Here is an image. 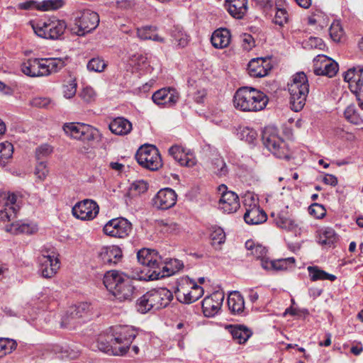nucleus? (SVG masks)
Returning <instances> with one entry per match:
<instances>
[{
	"instance_id": "nucleus-1",
	"label": "nucleus",
	"mask_w": 363,
	"mask_h": 363,
	"mask_svg": "<svg viewBox=\"0 0 363 363\" xmlns=\"http://www.w3.org/2000/svg\"><path fill=\"white\" fill-rule=\"evenodd\" d=\"M135 337L136 333L133 328L118 326L111 333L100 335L97 340V347L107 354L123 356L126 354Z\"/></svg>"
},
{
	"instance_id": "nucleus-2",
	"label": "nucleus",
	"mask_w": 363,
	"mask_h": 363,
	"mask_svg": "<svg viewBox=\"0 0 363 363\" xmlns=\"http://www.w3.org/2000/svg\"><path fill=\"white\" fill-rule=\"evenodd\" d=\"M103 282L107 290L119 301H131L135 286L132 279L125 274L116 270L106 272Z\"/></svg>"
},
{
	"instance_id": "nucleus-3",
	"label": "nucleus",
	"mask_w": 363,
	"mask_h": 363,
	"mask_svg": "<svg viewBox=\"0 0 363 363\" xmlns=\"http://www.w3.org/2000/svg\"><path fill=\"white\" fill-rule=\"evenodd\" d=\"M65 66L62 58H31L21 64V70L28 77H41L57 72Z\"/></svg>"
},
{
	"instance_id": "nucleus-4",
	"label": "nucleus",
	"mask_w": 363,
	"mask_h": 363,
	"mask_svg": "<svg viewBox=\"0 0 363 363\" xmlns=\"http://www.w3.org/2000/svg\"><path fill=\"white\" fill-rule=\"evenodd\" d=\"M288 86L291 109L298 112L305 106L309 92L307 76L303 72H297L293 75L291 82L288 84Z\"/></svg>"
},
{
	"instance_id": "nucleus-5",
	"label": "nucleus",
	"mask_w": 363,
	"mask_h": 363,
	"mask_svg": "<svg viewBox=\"0 0 363 363\" xmlns=\"http://www.w3.org/2000/svg\"><path fill=\"white\" fill-rule=\"evenodd\" d=\"M32 28L38 36L45 39L55 40L63 35L67 28V23L64 20L52 17L32 23Z\"/></svg>"
},
{
	"instance_id": "nucleus-6",
	"label": "nucleus",
	"mask_w": 363,
	"mask_h": 363,
	"mask_svg": "<svg viewBox=\"0 0 363 363\" xmlns=\"http://www.w3.org/2000/svg\"><path fill=\"white\" fill-rule=\"evenodd\" d=\"M263 145L277 157L289 160V151L286 144L273 128H265L262 131Z\"/></svg>"
},
{
	"instance_id": "nucleus-7",
	"label": "nucleus",
	"mask_w": 363,
	"mask_h": 363,
	"mask_svg": "<svg viewBox=\"0 0 363 363\" xmlns=\"http://www.w3.org/2000/svg\"><path fill=\"white\" fill-rule=\"evenodd\" d=\"M99 23V16L96 12L90 9H84L77 13L74 20L75 28L72 30L76 35L84 36L95 30Z\"/></svg>"
},
{
	"instance_id": "nucleus-8",
	"label": "nucleus",
	"mask_w": 363,
	"mask_h": 363,
	"mask_svg": "<svg viewBox=\"0 0 363 363\" xmlns=\"http://www.w3.org/2000/svg\"><path fill=\"white\" fill-rule=\"evenodd\" d=\"M38 257V272L44 278L52 277L60 267L59 255L54 249L45 247Z\"/></svg>"
},
{
	"instance_id": "nucleus-9",
	"label": "nucleus",
	"mask_w": 363,
	"mask_h": 363,
	"mask_svg": "<svg viewBox=\"0 0 363 363\" xmlns=\"http://www.w3.org/2000/svg\"><path fill=\"white\" fill-rule=\"evenodd\" d=\"M63 130L69 137L82 141H93L100 137L98 129L85 123H66L63 125Z\"/></svg>"
},
{
	"instance_id": "nucleus-10",
	"label": "nucleus",
	"mask_w": 363,
	"mask_h": 363,
	"mask_svg": "<svg viewBox=\"0 0 363 363\" xmlns=\"http://www.w3.org/2000/svg\"><path fill=\"white\" fill-rule=\"evenodd\" d=\"M135 158L140 165L152 171L157 170L162 165L159 150L154 145L141 146L135 154Z\"/></svg>"
},
{
	"instance_id": "nucleus-11",
	"label": "nucleus",
	"mask_w": 363,
	"mask_h": 363,
	"mask_svg": "<svg viewBox=\"0 0 363 363\" xmlns=\"http://www.w3.org/2000/svg\"><path fill=\"white\" fill-rule=\"evenodd\" d=\"M244 206L246 211L244 214V220L249 225H259L264 223L267 216L264 211L258 206L257 201L251 194H247L244 196Z\"/></svg>"
},
{
	"instance_id": "nucleus-12",
	"label": "nucleus",
	"mask_w": 363,
	"mask_h": 363,
	"mask_svg": "<svg viewBox=\"0 0 363 363\" xmlns=\"http://www.w3.org/2000/svg\"><path fill=\"white\" fill-rule=\"evenodd\" d=\"M91 305L87 302H81L71 306L67 313L62 318L61 326L62 328H74L81 323V319L89 316Z\"/></svg>"
},
{
	"instance_id": "nucleus-13",
	"label": "nucleus",
	"mask_w": 363,
	"mask_h": 363,
	"mask_svg": "<svg viewBox=\"0 0 363 363\" xmlns=\"http://www.w3.org/2000/svg\"><path fill=\"white\" fill-rule=\"evenodd\" d=\"M104 233L108 236L125 238L132 231V224L126 218L118 217L108 221L103 228Z\"/></svg>"
},
{
	"instance_id": "nucleus-14",
	"label": "nucleus",
	"mask_w": 363,
	"mask_h": 363,
	"mask_svg": "<svg viewBox=\"0 0 363 363\" xmlns=\"http://www.w3.org/2000/svg\"><path fill=\"white\" fill-rule=\"evenodd\" d=\"M137 258L142 265L147 267L145 278L148 280V275L153 271L159 269L162 265L161 257L155 250L143 248L140 250L137 253Z\"/></svg>"
},
{
	"instance_id": "nucleus-15",
	"label": "nucleus",
	"mask_w": 363,
	"mask_h": 363,
	"mask_svg": "<svg viewBox=\"0 0 363 363\" xmlns=\"http://www.w3.org/2000/svg\"><path fill=\"white\" fill-rule=\"evenodd\" d=\"M99 211V205L91 199H84L77 203L72 210L73 216L82 220H93L98 215Z\"/></svg>"
},
{
	"instance_id": "nucleus-16",
	"label": "nucleus",
	"mask_w": 363,
	"mask_h": 363,
	"mask_svg": "<svg viewBox=\"0 0 363 363\" xmlns=\"http://www.w3.org/2000/svg\"><path fill=\"white\" fill-rule=\"evenodd\" d=\"M218 191L220 192L218 207L224 213H233L240 208V199L236 193L232 191H228L225 184L218 186Z\"/></svg>"
},
{
	"instance_id": "nucleus-17",
	"label": "nucleus",
	"mask_w": 363,
	"mask_h": 363,
	"mask_svg": "<svg viewBox=\"0 0 363 363\" xmlns=\"http://www.w3.org/2000/svg\"><path fill=\"white\" fill-rule=\"evenodd\" d=\"M338 71V65L324 55H318L313 60V72L316 75L334 77Z\"/></svg>"
},
{
	"instance_id": "nucleus-18",
	"label": "nucleus",
	"mask_w": 363,
	"mask_h": 363,
	"mask_svg": "<svg viewBox=\"0 0 363 363\" xmlns=\"http://www.w3.org/2000/svg\"><path fill=\"white\" fill-rule=\"evenodd\" d=\"M152 99L157 106L170 108L178 102L179 93L173 87H164L155 91Z\"/></svg>"
},
{
	"instance_id": "nucleus-19",
	"label": "nucleus",
	"mask_w": 363,
	"mask_h": 363,
	"mask_svg": "<svg viewBox=\"0 0 363 363\" xmlns=\"http://www.w3.org/2000/svg\"><path fill=\"white\" fill-rule=\"evenodd\" d=\"M177 195L170 188L160 189L152 198V206L157 209L167 210L173 207L177 202Z\"/></svg>"
},
{
	"instance_id": "nucleus-20",
	"label": "nucleus",
	"mask_w": 363,
	"mask_h": 363,
	"mask_svg": "<svg viewBox=\"0 0 363 363\" xmlns=\"http://www.w3.org/2000/svg\"><path fill=\"white\" fill-rule=\"evenodd\" d=\"M224 300V294L216 291L202 301V310L206 317H213L218 313Z\"/></svg>"
},
{
	"instance_id": "nucleus-21",
	"label": "nucleus",
	"mask_w": 363,
	"mask_h": 363,
	"mask_svg": "<svg viewBox=\"0 0 363 363\" xmlns=\"http://www.w3.org/2000/svg\"><path fill=\"white\" fill-rule=\"evenodd\" d=\"M147 294L154 310L165 308L173 298L172 293L166 288L155 289L147 291Z\"/></svg>"
},
{
	"instance_id": "nucleus-22",
	"label": "nucleus",
	"mask_w": 363,
	"mask_h": 363,
	"mask_svg": "<svg viewBox=\"0 0 363 363\" xmlns=\"http://www.w3.org/2000/svg\"><path fill=\"white\" fill-rule=\"evenodd\" d=\"M122 257V250L116 245L102 247L98 252V258L102 265L116 264L121 261Z\"/></svg>"
},
{
	"instance_id": "nucleus-23",
	"label": "nucleus",
	"mask_w": 363,
	"mask_h": 363,
	"mask_svg": "<svg viewBox=\"0 0 363 363\" xmlns=\"http://www.w3.org/2000/svg\"><path fill=\"white\" fill-rule=\"evenodd\" d=\"M183 267V262L177 259H171L166 265L162 263L160 269L150 273L148 280H157L166 277H169L179 271Z\"/></svg>"
},
{
	"instance_id": "nucleus-24",
	"label": "nucleus",
	"mask_w": 363,
	"mask_h": 363,
	"mask_svg": "<svg viewBox=\"0 0 363 363\" xmlns=\"http://www.w3.org/2000/svg\"><path fill=\"white\" fill-rule=\"evenodd\" d=\"M272 65L267 58L257 57L252 59L247 65V72L252 77H263L268 74Z\"/></svg>"
},
{
	"instance_id": "nucleus-25",
	"label": "nucleus",
	"mask_w": 363,
	"mask_h": 363,
	"mask_svg": "<svg viewBox=\"0 0 363 363\" xmlns=\"http://www.w3.org/2000/svg\"><path fill=\"white\" fill-rule=\"evenodd\" d=\"M250 87H240L235 91L233 96V106L237 110L250 112Z\"/></svg>"
},
{
	"instance_id": "nucleus-26",
	"label": "nucleus",
	"mask_w": 363,
	"mask_h": 363,
	"mask_svg": "<svg viewBox=\"0 0 363 363\" xmlns=\"http://www.w3.org/2000/svg\"><path fill=\"white\" fill-rule=\"evenodd\" d=\"M6 199L4 205V208L0 210V220L10 221L16 217L17 212L19 210V206L16 203L17 196L13 193H8L5 195Z\"/></svg>"
},
{
	"instance_id": "nucleus-27",
	"label": "nucleus",
	"mask_w": 363,
	"mask_h": 363,
	"mask_svg": "<svg viewBox=\"0 0 363 363\" xmlns=\"http://www.w3.org/2000/svg\"><path fill=\"white\" fill-rule=\"evenodd\" d=\"M169 153L180 165L190 167L196 164V159L193 154L189 152H186L179 145L172 146L169 149Z\"/></svg>"
},
{
	"instance_id": "nucleus-28",
	"label": "nucleus",
	"mask_w": 363,
	"mask_h": 363,
	"mask_svg": "<svg viewBox=\"0 0 363 363\" xmlns=\"http://www.w3.org/2000/svg\"><path fill=\"white\" fill-rule=\"evenodd\" d=\"M225 7L232 17L242 19L247 12L248 0H225Z\"/></svg>"
},
{
	"instance_id": "nucleus-29",
	"label": "nucleus",
	"mask_w": 363,
	"mask_h": 363,
	"mask_svg": "<svg viewBox=\"0 0 363 363\" xmlns=\"http://www.w3.org/2000/svg\"><path fill=\"white\" fill-rule=\"evenodd\" d=\"M228 306L232 313L244 316L247 314L245 311L244 298L238 291H232L228 297Z\"/></svg>"
},
{
	"instance_id": "nucleus-30",
	"label": "nucleus",
	"mask_w": 363,
	"mask_h": 363,
	"mask_svg": "<svg viewBox=\"0 0 363 363\" xmlns=\"http://www.w3.org/2000/svg\"><path fill=\"white\" fill-rule=\"evenodd\" d=\"M231 40V34L227 28H218L211 35V42L212 45L216 49H223L227 48Z\"/></svg>"
},
{
	"instance_id": "nucleus-31",
	"label": "nucleus",
	"mask_w": 363,
	"mask_h": 363,
	"mask_svg": "<svg viewBox=\"0 0 363 363\" xmlns=\"http://www.w3.org/2000/svg\"><path fill=\"white\" fill-rule=\"evenodd\" d=\"M250 112H257L263 110L267 106L269 99L262 91L250 87Z\"/></svg>"
},
{
	"instance_id": "nucleus-32",
	"label": "nucleus",
	"mask_w": 363,
	"mask_h": 363,
	"mask_svg": "<svg viewBox=\"0 0 363 363\" xmlns=\"http://www.w3.org/2000/svg\"><path fill=\"white\" fill-rule=\"evenodd\" d=\"M108 127L113 134L124 135L131 131L132 123L123 117H117L110 123Z\"/></svg>"
},
{
	"instance_id": "nucleus-33",
	"label": "nucleus",
	"mask_w": 363,
	"mask_h": 363,
	"mask_svg": "<svg viewBox=\"0 0 363 363\" xmlns=\"http://www.w3.org/2000/svg\"><path fill=\"white\" fill-rule=\"evenodd\" d=\"M294 264L295 259L294 257H288L277 260H264L262 262V267L267 270H286L288 268L293 267Z\"/></svg>"
},
{
	"instance_id": "nucleus-34",
	"label": "nucleus",
	"mask_w": 363,
	"mask_h": 363,
	"mask_svg": "<svg viewBox=\"0 0 363 363\" xmlns=\"http://www.w3.org/2000/svg\"><path fill=\"white\" fill-rule=\"evenodd\" d=\"M191 284H192V279L188 277L182 278L178 282L175 294L179 302L186 304L188 303L189 290L191 287Z\"/></svg>"
},
{
	"instance_id": "nucleus-35",
	"label": "nucleus",
	"mask_w": 363,
	"mask_h": 363,
	"mask_svg": "<svg viewBox=\"0 0 363 363\" xmlns=\"http://www.w3.org/2000/svg\"><path fill=\"white\" fill-rule=\"evenodd\" d=\"M6 230L13 234H27L31 235L37 232L38 227L35 224L30 223H13L6 227Z\"/></svg>"
},
{
	"instance_id": "nucleus-36",
	"label": "nucleus",
	"mask_w": 363,
	"mask_h": 363,
	"mask_svg": "<svg viewBox=\"0 0 363 363\" xmlns=\"http://www.w3.org/2000/svg\"><path fill=\"white\" fill-rule=\"evenodd\" d=\"M246 249L250 252V255L260 260L261 265L264 260H269L267 257V250L259 244H255L252 240H247L245 242Z\"/></svg>"
},
{
	"instance_id": "nucleus-37",
	"label": "nucleus",
	"mask_w": 363,
	"mask_h": 363,
	"mask_svg": "<svg viewBox=\"0 0 363 363\" xmlns=\"http://www.w3.org/2000/svg\"><path fill=\"white\" fill-rule=\"evenodd\" d=\"M307 270L312 281H317L319 280H330L331 281H334L337 279L336 276L326 272L318 266H309L308 267Z\"/></svg>"
},
{
	"instance_id": "nucleus-38",
	"label": "nucleus",
	"mask_w": 363,
	"mask_h": 363,
	"mask_svg": "<svg viewBox=\"0 0 363 363\" xmlns=\"http://www.w3.org/2000/svg\"><path fill=\"white\" fill-rule=\"evenodd\" d=\"M338 240V235L331 228H324L320 230L318 242L321 245L332 246Z\"/></svg>"
},
{
	"instance_id": "nucleus-39",
	"label": "nucleus",
	"mask_w": 363,
	"mask_h": 363,
	"mask_svg": "<svg viewBox=\"0 0 363 363\" xmlns=\"http://www.w3.org/2000/svg\"><path fill=\"white\" fill-rule=\"evenodd\" d=\"M230 333L233 338L239 344L245 343L252 334L250 329L243 325L233 327Z\"/></svg>"
},
{
	"instance_id": "nucleus-40",
	"label": "nucleus",
	"mask_w": 363,
	"mask_h": 363,
	"mask_svg": "<svg viewBox=\"0 0 363 363\" xmlns=\"http://www.w3.org/2000/svg\"><path fill=\"white\" fill-rule=\"evenodd\" d=\"M52 352L61 359H74L79 355V351L67 345H55L52 346Z\"/></svg>"
},
{
	"instance_id": "nucleus-41",
	"label": "nucleus",
	"mask_w": 363,
	"mask_h": 363,
	"mask_svg": "<svg viewBox=\"0 0 363 363\" xmlns=\"http://www.w3.org/2000/svg\"><path fill=\"white\" fill-rule=\"evenodd\" d=\"M138 36L142 40H152L157 42H164V39L157 35L156 30L152 26H145L137 30Z\"/></svg>"
},
{
	"instance_id": "nucleus-42",
	"label": "nucleus",
	"mask_w": 363,
	"mask_h": 363,
	"mask_svg": "<svg viewBox=\"0 0 363 363\" xmlns=\"http://www.w3.org/2000/svg\"><path fill=\"white\" fill-rule=\"evenodd\" d=\"M77 83L76 78L69 76L65 79L62 84V93L66 99L73 98L77 92Z\"/></svg>"
},
{
	"instance_id": "nucleus-43",
	"label": "nucleus",
	"mask_w": 363,
	"mask_h": 363,
	"mask_svg": "<svg viewBox=\"0 0 363 363\" xmlns=\"http://www.w3.org/2000/svg\"><path fill=\"white\" fill-rule=\"evenodd\" d=\"M272 216L274 217V222L277 227L286 230H291L296 228V225L294 221L286 216L278 213L276 217L274 213H272Z\"/></svg>"
},
{
	"instance_id": "nucleus-44",
	"label": "nucleus",
	"mask_w": 363,
	"mask_h": 363,
	"mask_svg": "<svg viewBox=\"0 0 363 363\" xmlns=\"http://www.w3.org/2000/svg\"><path fill=\"white\" fill-rule=\"evenodd\" d=\"M160 231L167 234H177L180 232V225L172 220H160L157 223Z\"/></svg>"
},
{
	"instance_id": "nucleus-45",
	"label": "nucleus",
	"mask_w": 363,
	"mask_h": 363,
	"mask_svg": "<svg viewBox=\"0 0 363 363\" xmlns=\"http://www.w3.org/2000/svg\"><path fill=\"white\" fill-rule=\"evenodd\" d=\"M344 116L351 123L354 125H361L363 123V118L357 112L354 104H350L346 108Z\"/></svg>"
},
{
	"instance_id": "nucleus-46",
	"label": "nucleus",
	"mask_w": 363,
	"mask_h": 363,
	"mask_svg": "<svg viewBox=\"0 0 363 363\" xmlns=\"http://www.w3.org/2000/svg\"><path fill=\"white\" fill-rule=\"evenodd\" d=\"M210 231V237L212 241L211 244L213 245H220L224 243L225 240V233L220 227L216 225L212 226Z\"/></svg>"
},
{
	"instance_id": "nucleus-47",
	"label": "nucleus",
	"mask_w": 363,
	"mask_h": 363,
	"mask_svg": "<svg viewBox=\"0 0 363 363\" xmlns=\"http://www.w3.org/2000/svg\"><path fill=\"white\" fill-rule=\"evenodd\" d=\"M150 299L149 295L145 293L141 297L137 300L136 308L138 312L140 313H146L151 310H154L152 305L150 303Z\"/></svg>"
},
{
	"instance_id": "nucleus-48",
	"label": "nucleus",
	"mask_w": 363,
	"mask_h": 363,
	"mask_svg": "<svg viewBox=\"0 0 363 363\" xmlns=\"http://www.w3.org/2000/svg\"><path fill=\"white\" fill-rule=\"evenodd\" d=\"M63 0H44L39 1L38 11H48L60 9L63 6Z\"/></svg>"
},
{
	"instance_id": "nucleus-49",
	"label": "nucleus",
	"mask_w": 363,
	"mask_h": 363,
	"mask_svg": "<svg viewBox=\"0 0 363 363\" xmlns=\"http://www.w3.org/2000/svg\"><path fill=\"white\" fill-rule=\"evenodd\" d=\"M212 166L213 172L218 177H224L228 174L226 164L222 157H216L212 162Z\"/></svg>"
},
{
	"instance_id": "nucleus-50",
	"label": "nucleus",
	"mask_w": 363,
	"mask_h": 363,
	"mask_svg": "<svg viewBox=\"0 0 363 363\" xmlns=\"http://www.w3.org/2000/svg\"><path fill=\"white\" fill-rule=\"evenodd\" d=\"M177 330H182L181 333H179L174 335V339L177 341V345L178 347L182 350L184 348V339L186 336V335L189 333V324L188 323H179L177 325Z\"/></svg>"
},
{
	"instance_id": "nucleus-51",
	"label": "nucleus",
	"mask_w": 363,
	"mask_h": 363,
	"mask_svg": "<svg viewBox=\"0 0 363 363\" xmlns=\"http://www.w3.org/2000/svg\"><path fill=\"white\" fill-rule=\"evenodd\" d=\"M191 287L189 290V295L188 297V303H191L193 302H195L199 298H200L203 295L204 290L203 289L198 285L193 279H192V284H191Z\"/></svg>"
},
{
	"instance_id": "nucleus-52",
	"label": "nucleus",
	"mask_w": 363,
	"mask_h": 363,
	"mask_svg": "<svg viewBox=\"0 0 363 363\" xmlns=\"http://www.w3.org/2000/svg\"><path fill=\"white\" fill-rule=\"evenodd\" d=\"M329 31L331 38L335 42L340 41L341 38L344 35V30L340 25V23L337 21L333 22L330 27Z\"/></svg>"
},
{
	"instance_id": "nucleus-53",
	"label": "nucleus",
	"mask_w": 363,
	"mask_h": 363,
	"mask_svg": "<svg viewBox=\"0 0 363 363\" xmlns=\"http://www.w3.org/2000/svg\"><path fill=\"white\" fill-rule=\"evenodd\" d=\"M17 343L15 340L9 338L0 337V353L1 355L11 353L16 349Z\"/></svg>"
},
{
	"instance_id": "nucleus-54",
	"label": "nucleus",
	"mask_w": 363,
	"mask_h": 363,
	"mask_svg": "<svg viewBox=\"0 0 363 363\" xmlns=\"http://www.w3.org/2000/svg\"><path fill=\"white\" fill-rule=\"evenodd\" d=\"M258 134L257 131L252 128L245 127L240 132V138L249 144L254 145L257 140Z\"/></svg>"
},
{
	"instance_id": "nucleus-55",
	"label": "nucleus",
	"mask_w": 363,
	"mask_h": 363,
	"mask_svg": "<svg viewBox=\"0 0 363 363\" xmlns=\"http://www.w3.org/2000/svg\"><path fill=\"white\" fill-rule=\"evenodd\" d=\"M106 66L107 65L105 63L104 60L99 57H94L88 62L86 67L89 71L101 72L104 70Z\"/></svg>"
},
{
	"instance_id": "nucleus-56",
	"label": "nucleus",
	"mask_w": 363,
	"mask_h": 363,
	"mask_svg": "<svg viewBox=\"0 0 363 363\" xmlns=\"http://www.w3.org/2000/svg\"><path fill=\"white\" fill-rule=\"evenodd\" d=\"M52 152V147L48 145L43 144L36 148L35 157L38 161H44L45 158L51 155Z\"/></svg>"
},
{
	"instance_id": "nucleus-57",
	"label": "nucleus",
	"mask_w": 363,
	"mask_h": 363,
	"mask_svg": "<svg viewBox=\"0 0 363 363\" xmlns=\"http://www.w3.org/2000/svg\"><path fill=\"white\" fill-rule=\"evenodd\" d=\"M304 48L309 49L323 50L325 44L323 40L318 37H310L304 43Z\"/></svg>"
},
{
	"instance_id": "nucleus-58",
	"label": "nucleus",
	"mask_w": 363,
	"mask_h": 363,
	"mask_svg": "<svg viewBox=\"0 0 363 363\" xmlns=\"http://www.w3.org/2000/svg\"><path fill=\"white\" fill-rule=\"evenodd\" d=\"M241 46L246 51L251 50L255 46L254 38L249 33H242L240 35Z\"/></svg>"
},
{
	"instance_id": "nucleus-59",
	"label": "nucleus",
	"mask_w": 363,
	"mask_h": 363,
	"mask_svg": "<svg viewBox=\"0 0 363 363\" xmlns=\"http://www.w3.org/2000/svg\"><path fill=\"white\" fill-rule=\"evenodd\" d=\"M172 37L181 47H185L188 44L189 36L181 30L175 28L173 30Z\"/></svg>"
},
{
	"instance_id": "nucleus-60",
	"label": "nucleus",
	"mask_w": 363,
	"mask_h": 363,
	"mask_svg": "<svg viewBox=\"0 0 363 363\" xmlns=\"http://www.w3.org/2000/svg\"><path fill=\"white\" fill-rule=\"evenodd\" d=\"M308 211L311 215L316 218H322L326 213V210L321 204L314 203L308 208Z\"/></svg>"
},
{
	"instance_id": "nucleus-61",
	"label": "nucleus",
	"mask_w": 363,
	"mask_h": 363,
	"mask_svg": "<svg viewBox=\"0 0 363 363\" xmlns=\"http://www.w3.org/2000/svg\"><path fill=\"white\" fill-rule=\"evenodd\" d=\"M289 14L286 9H278L274 16V22L279 26H283L287 23Z\"/></svg>"
},
{
	"instance_id": "nucleus-62",
	"label": "nucleus",
	"mask_w": 363,
	"mask_h": 363,
	"mask_svg": "<svg viewBox=\"0 0 363 363\" xmlns=\"http://www.w3.org/2000/svg\"><path fill=\"white\" fill-rule=\"evenodd\" d=\"M13 151V145L9 142L0 143V157L8 159L12 156Z\"/></svg>"
},
{
	"instance_id": "nucleus-63",
	"label": "nucleus",
	"mask_w": 363,
	"mask_h": 363,
	"mask_svg": "<svg viewBox=\"0 0 363 363\" xmlns=\"http://www.w3.org/2000/svg\"><path fill=\"white\" fill-rule=\"evenodd\" d=\"M38 164L35 167V174L41 180L44 179L48 174V169L45 161H38Z\"/></svg>"
},
{
	"instance_id": "nucleus-64",
	"label": "nucleus",
	"mask_w": 363,
	"mask_h": 363,
	"mask_svg": "<svg viewBox=\"0 0 363 363\" xmlns=\"http://www.w3.org/2000/svg\"><path fill=\"white\" fill-rule=\"evenodd\" d=\"M80 96L84 101L90 102L94 100L96 97V93L93 88L90 86H86L81 91Z\"/></svg>"
}]
</instances>
